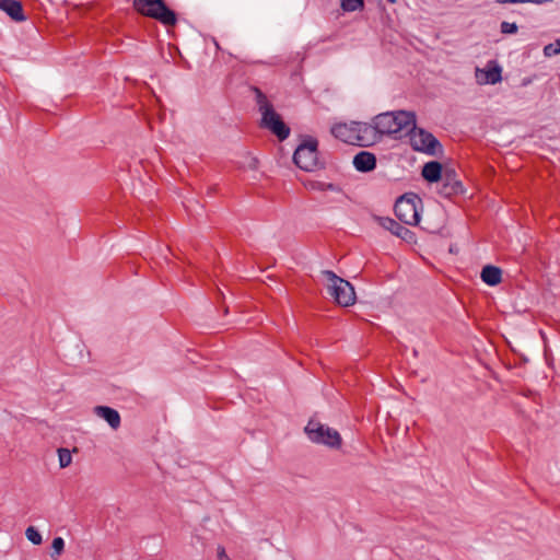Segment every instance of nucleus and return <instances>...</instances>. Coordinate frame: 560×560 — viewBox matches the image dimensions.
Here are the masks:
<instances>
[{"instance_id":"obj_5","label":"nucleus","mask_w":560,"mask_h":560,"mask_svg":"<svg viewBox=\"0 0 560 560\" xmlns=\"http://www.w3.org/2000/svg\"><path fill=\"white\" fill-rule=\"evenodd\" d=\"M308 440L315 444H322L330 448H340L342 439L339 432L315 419H310L304 428Z\"/></svg>"},{"instance_id":"obj_32","label":"nucleus","mask_w":560,"mask_h":560,"mask_svg":"<svg viewBox=\"0 0 560 560\" xmlns=\"http://www.w3.org/2000/svg\"><path fill=\"white\" fill-rule=\"evenodd\" d=\"M412 354H413L415 357H417V355H418V351H417L416 349H413V350H412Z\"/></svg>"},{"instance_id":"obj_27","label":"nucleus","mask_w":560,"mask_h":560,"mask_svg":"<svg viewBox=\"0 0 560 560\" xmlns=\"http://www.w3.org/2000/svg\"><path fill=\"white\" fill-rule=\"evenodd\" d=\"M318 189L320 190H330V191H340L338 185L332 183H318Z\"/></svg>"},{"instance_id":"obj_24","label":"nucleus","mask_w":560,"mask_h":560,"mask_svg":"<svg viewBox=\"0 0 560 560\" xmlns=\"http://www.w3.org/2000/svg\"><path fill=\"white\" fill-rule=\"evenodd\" d=\"M503 270L500 267L492 265V287L502 282Z\"/></svg>"},{"instance_id":"obj_31","label":"nucleus","mask_w":560,"mask_h":560,"mask_svg":"<svg viewBox=\"0 0 560 560\" xmlns=\"http://www.w3.org/2000/svg\"><path fill=\"white\" fill-rule=\"evenodd\" d=\"M556 43H557V50H559V52H560V39H557Z\"/></svg>"},{"instance_id":"obj_21","label":"nucleus","mask_w":560,"mask_h":560,"mask_svg":"<svg viewBox=\"0 0 560 560\" xmlns=\"http://www.w3.org/2000/svg\"><path fill=\"white\" fill-rule=\"evenodd\" d=\"M365 2H340L341 9L345 12L361 11Z\"/></svg>"},{"instance_id":"obj_16","label":"nucleus","mask_w":560,"mask_h":560,"mask_svg":"<svg viewBox=\"0 0 560 560\" xmlns=\"http://www.w3.org/2000/svg\"><path fill=\"white\" fill-rule=\"evenodd\" d=\"M0 10L5 12L14 22H24L27 19L22 2H0Z\"/></svg>"},{"instance_id":"obj_11","label":"nucleus","mask_w":560,"mask_h":560,"mask_svg":"<svg viewBox=\"0 0 560 560\" xmlns=\"http://www.w3.org/2000/svg\"><path fill=\"white\" fill-rule=\"evenodd\" d=\"M380 225L407 243L415 242V233L388 217L377 218Z\"/></svg>"},{"instance_id":"obj_1","label":"nucleus","mask_w":560,"mask_h":560,"mask_svg":"<svg viewBox=\"0 0 560 560\" xmlns=\"http://www.w3.org/2000/svg\"><path fill=\"white\" fill-rule=\"evenodd\" d=\"M255 102L261 114L259 126L269 130L279 141L285 140L290 136V127L283 121L281 116L275 110L273 105L268 101L266 94L254 86Z\"/></svg>"},{"instance_id":"obj_28","label":"nucleus","mask_w":560,"mask_h":560,"mask_svg":"<svg viewBox=\"0 0 560 560\" xmlns=\"http://www.w3.org/2000/svg\"><path fill=\"white\" fill-rule=\"evenodd\" d=\"M218 558H219L220 560H229V557H228V555H226V552H225V549H224V547H222V546H219V547H218Z\"/></svg>"},{"instance_id":"obj_29","label":"nucleus","mask_w":560,"mask_h":560,"mask_svg":"<svg viewBox=\"0 0 560 560\" xmlns=\"http://www.w3.org/2000/svg\"><path fill=\"white\" fill-rule=\"evenodd\" d=\"M248 166L252 170H256L258 166V160L256 158H250Z\"/></svg>"},{"instance_id":"obj_19","label":"nucleus","mask_w":560,"mask_h":560,"mask_svg":"<svg viewBox=\"0 0 560 560\" xmlns=\"http://www.w3.org/2000/svg\"><path fill=\"white\" fill-rule=\"evenodd\" d=\"M58 456H59V465L61 468H66L71 464L72 455L68 448H59Z\"/></svg>"},{"instance_id":"obj_10","label":"nucleus","mask_w":560,"mask_h":560,"mask_svg":"<svg viewBox=\"0 0 560 560\" xmlns=\"http://www.w3.org/2000/svg\"><path fill=\"white\" fill-rule=\"evenodd\" d=\"M355 145L370 147L381 140L375 124L357 121Z\"/></svg>"},{"instance_id":"obj_8","label":"nucleus","mask_w":560,"mask_h":560,"mask_svg":"<svg viewBox=\"0 0 560 560\" xmlns=\"http://www.w3.org/2000/svg\"><path fill=\"white\" fill-rule=\"evenodd\" d=\"M410 143L415 151L423 152L429 155H439L443 153L441 142L435 136L424 129H409Z\"/></svg>"},{"instance_id":"obj_2","label":"nucleus","mask_w":560,"mask_h":560,"mask_svg":"<svg viewBox=\"0 0 560 560\" xmlns=\"http://www.w3.org/2000/svg\"><path fill=\"white\" fill-rule=\"evenodd\" d=\"M373 122L380 137L398 133L416 128V114L409 110L386 112L376 115Z\"/></svg>"},{"instance_id":"obj_25","label":"nucleus","mask_w":560,"mask_h":560,"mask_svg":"<svg viewBox=\"0 0 560 560\" xmlns=\"http://www.w3.org/2000/svg\"><path fill=\"white\" fill-rule=\"evenodd\" d=\"M480 277L486 284L490 285V264L482 267Z\"/></svg>"},{"instance_id":"obj_6","label":"nucleus","mask_w":560,"mask_h":560,"mask_svg":"<svg viewBox=\"0 0 560 560\" xmlns=\"http://www.w3.org/2000/svg\"><path fill=\"white\" fill-rule=\"evenodd\" d=\"M421 205L422 201L416 194L407 192L396 200L394 211L400 222L417 225L420 222Z\"/></svg>"},{"instance_id":"obj_26","label":"nucleus","mask_w":560,"mask_h":560,"mask_svg":"<svg viewBox=\"0 0 560 560\" xmlns=\"http://www.w3.org/2000/svg\"><path fill=\"white\" fill-rule=\"evenodd\" d=\"M544 54L547 57H551V56L560 54L559 50H557V43L546 45L544 48Z\"/></svg>"},{"instance_id":"obj_4","label":"nucleus","mask_w":560,"mask_h":560,"mask_svg":"<svg viewBox=\"0 0 560 560\" xmlns=\"http://www.w3.org/2000/svg\"><path fill=\"white\" fill-rule=\"evenodd\" d=\"M323 276L328 281V293L334 298L335 302L341 306H350L355 302V292L353 285L331 270H324Z\"/></svg>"},{"instance_id":"obj_3","label":"nucleus","mask_w":560,"mask_h":560,"mask_svg":"<svg viewBox=\"0 0 560 560\" xmlns=\"http://www.w3.org/2000/svg\"><path fill=\"white\" fill-rule=\"evenodd\" d=\"M318 141L312 136H305L293 153L295 165L305 171L313 172L324 166L318 159Z\"/></svg>"},{"instance_id":"obj_7","label":"nucleus","mask_w":560,"mask_h":560,"mask_svg":"<svg viewBox=\"0 0 560 560\" xmlns=\"http://www.w3.org/2000/svg\"><path fill=\"white\" fill-rule=\"evenodd\" d=\"M135 10L143 15L156 20L165 27L175 26L176 12L166 5V2H132Z\"/></svg>"},{"instance_id":"obj_18","label":"nucleus","mask_w":560,"mask_h":560,"mask_svg":"<svg viewBox=\"0 0 560 560\" xmlns=\"http://www.w3.org/2000/svg\"><path fill=\"white\" fill-rule=\"evenodd\" d=\"M26 538L34 545H40L42 544V535L34 527L28 526L25 530Z\"/></svg>"},{"instance_id":"obj_12","label":"nucleus","mask_w":560,"mask_h":560,"mask_svg":"<svg viewBox=\"0 0 560 560\" xmlns=\"http://www.w3.org/2000/svg\"><path fill=\"white\" fill-rule=\"evenodd\" d=\"M354 125H357V121L335 124L330 129L331 135L336 139L355 145L357 126Z\"/></svg>"},{"instance_id":"obj_14","label":"nucleus","mask_w":560,"mask_h":560,"mask_svg":"<svg viewBox=\"0 0 560 560\" xmlns=\"http://www.w3.org/2000/svg\"><path fill=\"white\" fill-rule=\"evenodd\" d=\"M445 173V167L438 161L427 162L421 171V175L428 183L438 184Z\"/></svg>"},{"instance_id":"obj_23","label":"nucleus","mask_w":560,"mask_h":560,"mask_svg":"<svg viewBox=\"0 0 560 560\" xmlns=\"http://www.w3.org/2000/svg\"><path fill=\"white\" fill-rule=\"evenodd\" d=\"M51 548L54 550V553L51 555V557H54L55 555L59 556L60 553H62V551L65 549V540H63V538L55 537L52 539Z\"/></svg>"},{"instance_id":"obj_17","label":"nucleus","mask_w":560,"mask_h":560,"mask_svg":"<svg viewBox=\"0 0 560 560\" xmlns=\"http://www.w3.org/2000/svg\"><path fill=\"white\" fill-rule=\"evenodd\" d=\"M476 80L479 84L490 83V61L482 69L476 68Z\"/></svg>"},{"instance_id":"obj_30","label":"nucleus","mask_w":560,"mask_h":560,"mask_svg":"<svg viewBox=\"0 0 560 560\" xmlns=\"http://www.w3.org/2000/svg\"><path fill=\"white\" fill-rule=\"evenodd\" d=\"M529 83H530V79H524L522 84H523V85H527V84H529Z\"/></svg>"},{"instance_id":"obj_13","label":"nucleus","mask_w":560,"mask_h":560,"mask_svg":"<svg viewBox=\"0 0 560 560\" xmlns=\"http://www.w3.org/2000/svg\"><path fill=\"white\" fill-rule=\"evenodd\" d=\"M353 166L358 172L369 173L376 167V156L369 151H360L353 158Z\"/></svg>"},{"instance_id":"obj_15","label":"nucleus","mask_w":560,"mask_h":560,"mask_svg":"<svg viewBox=\"0 0 560 560\" xmlns=\"http://www.w3.org/2000/svg\"><path fill=\"white\" fill-rule=\"evenodd\" d=\"M94 413L104 419L113 430L120 427V415L116 409L108 406H96L94 407Z\"/></svg>"},{"instance_id":"obj_20","label":"nucleus","mask_w":560,"mask_h":560,"mask_svg":"<svg viewBox=\"0 0 560 560\" xmlns=\"http://www.w3.org/2000/svg\"><path fill=\"white\" fill-rule=\"evenodd\" d=\"M502 80V67L495 60H492V85L500 83Z\"/></svg>"},{"instance_id":"obj_9","label":"nucleus","mask_w":560,"mask_h":560,"mask_svg":"<svg viewBox=\"0 0 560 560\" xmlns=\"http://www.w3.org/2000/svg\"><path fill=\"white\" fill-rule=\"evenodd\" d=\"M438 192L444 198H452L465 192L464 185L455 168L446 166L442 179L438 183Z\"/></svg>"},{"instance_id":"obj_22","label":"nucleus","mask_w":560,"mask_h":560,"mask_svg":"<svg viewBox=\"0 0 560 560\" xmlns=\"http://www.w3.org/2000/svg\"><path fill=\"white\" fill-rule=\"evenodd\" d=\"M500 31L504 35H513L517 33L518 26L516 23H510L504 21L500 25Z\"/></svg>"}]
</instances>
